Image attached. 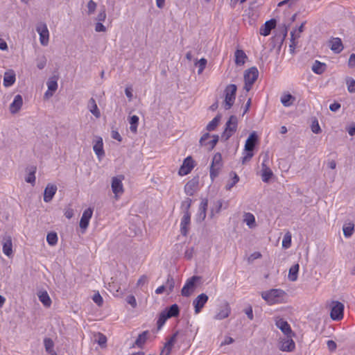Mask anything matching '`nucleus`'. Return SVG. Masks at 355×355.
Segmentation results:
<instances>
[{
	"instance_id": "nucleus-1",
	"label": "nucleus",
	"mask_w": 355,
	"mask_h": 355,
	"mask_svg": "<svg viewBox=\"0 0 355 355\" xmlns=\"http://www.w3.org/2000/svg\"><path fill=\"white\" fill-rule=\"evenodd\" d=\"M262 298L269 304H281L286 302L287 294L282 289L273 288L263 291Z\"/></svg>"
},
{
	"instance_id": "nucleus-2",
	"label": "nucleus",
	"mask_w": 355,
	"mask_h": 355,
	"mask_svg": "<svg viewBox=\"0 0 355 355\" xmlns=\"http://www.w3.org/2000/svg\"><path fill=\"white\" fill-rule=\"evenodd\" d=\"M237 87L234 84L228 85L225 89L224 108L230 110L234 103Z\"/></svg>"
},
{
	"instance_id": "nucleus-3",
	"label": "nucleus",
	"mask_w": 355,
	"mask_h": 355,
	"mask_svg": "<svg viewBox=\"0 0 355 355\" xmlns=\"http://www.w3.org/2000/svg\"><path fill=\"white\" fill-rule=\"evenodd\" d=\"M238 126V119L236 116L232 115L226 122L225 128L222 135V139L228 140L236 131Z\"/></svg>"
},
{
	"instance_id": "nucleus-4",
	"label": "nucleus",
	"mask_w": 355,
	"mask_h": 355,
	"mask_svg": "<svg viewBox=\"0 0 355 355\" xmlns=\"http://www.w3.org/2000/svg\"><path fill=\"white\" fill-rule=\"evenodd\" d=\"M200 279L199 276H193L189 278L181 291V294L184 297H189L196 288V283Z\"/></svg>"
},
{
	"instance_id": "nucleus-5",
	"label": "nucleus",
	"mask_w": 355,
	"mask_h": 355,
	"mask_svg": "<svg viewBox=\"0 0 355 355\" xmlns=\"http://www.w3.org/2000/svg\"><path fill=\"white\" fill-rule=\"evenodd\" d=\"M222 166V155L220 153H216L213 157L212 162L210 166V177L212 180L218 175Z\"/></svg>"
},
{
	"instance_id": "nucleus-6",
	"label": "nucleus",
	"mask_w": 355,
	"mask_h": 355,
	"mask_svg": "<svg viewBox=\"0 0 355 355\" xmlns=\"http://www.w3.org/2000/svg\"><path fill=\"white\" fill-rule=\"evenodd\" d=\"M344 304L338 301H333L330 317L333 320L339 321L343 318Z\"/></svg>"
},
{
	"instance_id": "nucleus-7",
	"label": "nucleus",
	"mask_w": 355,
	"mask_h": 355,
	"mask_svg": "<svg viewBox=\"0 0 355 355\" xmlns=\"http://www.w3.org/2000/svg\"><path fill=\"white\" fill-rule=\"evenodd\" d=\"M124 179L123 175H119L112 178V191L114 194L115 198L117 200L121 194H123L124 189L122 181Z\"/></svg>"
},
{
	"instance_id": "nucleus-8",
	"label": "nucleus",
	"mask_w": 355,
	"mask_h": 355,
	"mask_svg": "<svg viewBox=\"0 0 355 355\" xmlns=\"http://www.w3.org/2000/svg\"><path fill=\"white\" fill-rule=\"evenodd\" d=\"M36 31L40 35V42L42 46H47L49 40V32L45 23L41 22L37 25Z\"/></svg>"
},
{
	"instance_id": "nucleus-9",
	"label": "nucleus",
	"mask_w": 355,
	"mask_h": 355,
	"mask_svg": "<svg viewBox=\"0 0 355 355\" xmlns=\"http://www.w3.org/2000/svg\"><path fill=\"white\" fill-rule=\"evenodd\" d=\"M275 325L279 329L285 336H294L295 333L292 331L290 324L287 321L280 317L275 319Z\"/></svg>"
},
{
	"instance_id": "nucleus-10",
	"label": "nucleus",
	"mask_w": 355,
	"mask_h": 355,
	"mask_svg": "<svg viewBox=\"0 0 355 355\" xmlns=\"http://www.w3.org/2000/svg\"><path fill=\"white\" fill-rule=\"evenodd\" d=\"M268 161V155L265 154L263 161L261 164V179L264 182H268L270 179L272 177L273 173L270 167L267 165L266 162Z\"/></svg>"
},
{
	"instance_id": "nucleus-11",
	"label": "nucleus",
	"mask_w": 355,
	"mask_h": 355,
	"mask_svg": "<svg viewBox=\"0 0 355 355\" xmlns=\"http://www.w3.org/2000/svg\"><path fill=\"white\" fill-rule=\"evenodd\" d=\"M211 135L209 133H205L200 139V144L201 146H205L208 148L209 150H212L218 141V135H212V139L207 141V139H209Z\"/></svg>"
},
{
	"instance_id": "nucleus-12",
	"label": "nucleus",
	"mask_w": 355,
	"mask_h": 355,
	"mask_svg": "<svg viewBox=\"0 0 355 355\" xmlns=\"http://www.w3.org/2000/svg\"><path fill=\"white\" fill-rule=\"evenodd\" d=\"M293 336H286L279 341V348L282 352H293L295 349V344L293 340Z\"/></svg>"
},
{
	"instance_id": "nucleus-13",
	"label": "nucleus",
	"mask_w": 355,
	"mask_h": 355,
	"mask_svg": "<svg viewBox=\"0 0 355 355\" xmlns=\"http://www.w3.org/2000/svg\"><path fill=\"white\" fill-rule=\"evenodd\" d=\"M194 161L191 156L187 157L183 161V164L179 170L180 175H185L189 174L194 167Z\"/></svg>"
},
{
	"instance_id": "nucleus-14",
	"label": "nucleus",
	"mask_w": 355,
	"mask_h": 355,
	"mask_svg": "<svg viewBox=\"0 0 355 355\" xmlns=\"http://www.w3.org/2000/svg\"><path fill=\"white\" fill-rule=\"evenodd\" d=\"M208 299L209 297L205 293H201L193 301L196 313H199L201 311Z\"/></svg>"
},
{
	"instance_id": "nucleus-15",
	"label": "nucleus",
	"mask_w": 355,
	"mask_h": 355,
	"mask_svg": "<svg viewBox=\"0 0 355 355\" xmlns=\"http://www.w3.org/2000/svg\"><path fill=\"white\" fill-rule=\"evenodd\" d=\"M258 69L255 67H251L245 71V82H248L249 83H254V82L257 80L258 78Z\"/></svg>"
},
{
	"instance_id": "nucleus-16",
	"label": "nucleus",
	"mask_w": 355,
	"mask_h": 355,
	"mask_svg": "<svg viewBox=\"0 0 355 355\" xmlns=\"http://www.w3.org/2000/svg\"><path fill=\"white\" fill-rule=\"evenodd\" d=\"M93 214V209L92 208H87L85 209L82 215L80 220V227L83 230H86L89 225V220Z\"/></svg>"
},
{
	"instance_id": "nucleus-17",
	"label": "nucleus",
	"mask_w": 355,
	"mask_h": 355,
	"mask_svg": "<svg viewBox=\"0 0 355 355\" xmlns=\"http://www.w3.org/2000/svg\"><path fill=\"white\" fill-rule=\"evenodd\" d=\"M257 141L258 136L256 132H252L245 141V150L247 152H252Z\"/></svg>"
},
{
	"instance_id": "nucleus-18",
	"label": "nucleus",
	"mask_w": 355,
	"mask_h": 355,
	"mask_svg": "<svg viewBox=\"0 0 355 355\" xmlns=\"http://www.w3.org/2000/svg\"><path fill=\"white\" fill-rule=\"evenodd\" d=\"M57 186L52 184H48L44 192V201L49 202L53 199L57 191Z\"/></svg>"
},
{
	"instance_id": "nucleus-19",
	"label": "nucleus",
	"mask_w": 355,
	"mask_h": 355,
	"mask_svg": "<svg viewBox=\"0 0 355 355\" xmlns=\"http://www.w3.org/2000/svg\"><path fill=\"white\" fill-rule=\"evenodd\" d=\"M277 21L275 19H271L265 22V24L260 28V34L263 36L270 35L271 31L275 28Z\"/></svg>"
},
{
	"instance_id": "nucleus-20",
	"label": "nucleus",
	"mask_w": 355,
	"mask_h": 355,
	"mask_svg": "<svg viewBox=\"0 0 355 355\" xmlns=\"http://www.w3.org/2000/svg\"><path fill=\"white\" fill-rule=\"evenodd\" d=\"M23 105V98L20 94H17L15 96L13 101L10 105V112L12 114L18 112Z\"/></svg>"
},
{
	"instance_id": "nucleus-21",
	"label": "nucleus",
	"mask_w": 355,
	"mask_h": 355,
	"mask_svg": "<svg viewBox=\"0 0 355 355\" xmlns=\"http://www.w3.org/2000/svg\"><path fill=\"white\" fill-rule=\"evenodd\" d=\"M93 150L99 159H101L102 157L105 155V152L103 150V143L101 137H96L94 144L93 146Z\"/></svg>"
},
{
	"instance_id": "nucleus-22",
	"label": "nucleus",
	"mask_w": 355,
	"mask_h": 355,
	"mask_svg": "<svg viewBox=\"0 0 355 355\" xmlns=\"http://www.w3.org/2000/svg\"><path fill=\"white\" fill-rule=\"evenodd\" d=\"M178 332H175L170 338V339L165 343L162 350L161 351L160 355H170L173 346L176 340V337Z\"/></svg>"
},
{
	"instance_id": "nucleus-23",
	"label": "nucleus",
	"mask_w": 355,
	"mask_h": 355,
	"mask_svg": "<svg viewBox=\"0 0 355 355\" xmlns=\"http://www.w3.org/2000/svg\"><path fill=\"white\" fill-rule=\"evenodd\" d=\"M230 313V307L227 302H225L219 307L218 312L215 316L216 320H223L227 318Z\"/></svg>"
},
{
	"instance_id": "nucleus-24",
	"label": "nucleus",
	"mask_w": 355,
	"mask_h": 355,
	"mask_svg": "<svg viewBox=\"0 0 355 355\" xmlns=\"http://www.w3.org/2000/svg\"><path fill=\"white\" fill-rule=\"evenodd\" d=\"M3 252L9 257L12 254V239L10 236H6L3 239Z\"/></svg>"
},
{
	"instance_id": "nucleus-25",
	"label": "nucleus",
	"mask_w": 355,
	"mask_h": 355,
	"mask_svg": "<svg viewBox=\"0 0 355 355\" xmlns=\"http://www.w3.org/2000/svg\"><path fill=\"white\" fill-rule=\"evenodd\" d=\"M191 214L189 211L184 212L181 220V234L186 236L188 233V226L190 224Z\"/></svg>"
},
{
	"instance_id": "nucleus-26",
	"label": "nucleus",
	"mask_w": 355,
	"mask_h": 355,
	"mask_svg": "<svg viewBox=\"0 0 355 355\" xmlns=\"http://www.w3.org/2000/svg\"><path fill=\"white\" fill-rule=\"evenodd\" d=\"M198 180L193 178L189 180L184 186V191L188 196H193L198 187Z\"/></svg>"
},
{
	"instance_id": "nucleus-27",
	"label": "nucleus",
	"mask_w": 355,
	"mask_h": 355,
	"mask_svg": "<svg viewBox=\"0 0 355 355\" xmlns=\"http://www.w3.org/2000/svg\"><path fill=\"white\" fill-rule=\"evenodd\" d=\"M330 48L335 53H340L343 49L342 41L338 37L333 38L329 41Z\"/></svg>"
},
{
	"instance_id": "nucleus-28",
	"label": "nucleus",
	"mask_w": 355,
	"mask_h": 355,
	"mask_svg": "<svg viewBox=\"0 0 355 355\" xmlns=\"http://www.w3.org/2000/svg\"><path fill=\"white\" fill-rule=\"evenodd\" d=\"M235 64L238 66L243 65L247 59V55L241 49H237L234 53Z\"/></svg>"
},
{
	"instance_id": "nucleus-29",
	"label": "nucleus",
	"mask_w": 355,
	"mask_h": 355,
	"mask_svg": "<svg viewBox=\"0 0 355 355\" xmlns=\"http://www.w3.org/2000/svg\"><path fill=\"white\" fill-rule=\"evenodd\" d=\"M15 82V73L13 71H6L3 76V85L6 87L12 85Z\"/></svg>"
},
{
	"instance_id": "nucleus-30",
	"label": "nucleus",
	"mask_w": 355,
	"mask_h": 355,
	"mask_svg": "<svg viewBox=\"0 0 355 355\" xmlns=\"http://www.w3.org/2000/svg\"><path fill=\"white\" fill-rule=\"evenodd\" d=\"M163 311L167 315V317L170 318L178 316L180 313V309L176 304H174Z\"/></svg>"
},
{
	"instance_id": "nucleus-31",
	"label": "nucleus",
	"mask_w": 355,
	"mask_h": 355,
	"mask_svg": "<svg viewBox=\"0 0 355 355\" xmlns=\"http://www.w3.org/2000/svg\"><path fill=\"white\" fill-rule=\"evenodd\" d=\"M40 301L46 307L51 304V300L46 291H40L37 294Z\"/></svg>"
},
{
	"instance_id": "nucleus-32",
	"label": "nucleus",
	"mask_w": 355,
	"mask_h": 355,
	"mask_svg": "<svg viewBox=\"0 0 355 355\" xmlns=\"http://www.w3.org/2000/svg\"><path fill=\"white\" fill-rule=\"evenodd\" d=\"M88 108L89 110V111L96 117V118H99L100 116H101V113H100V111L98 108V106L96 105V101L93 98H91L89 100V102H88Z\"/></svg>"
},
{
	"instance_id": "nucleus-33",
	"label": "nucleus",
	"mask_w": 355,
	"mask_h": 355,
	"mask_svg": "<svg viewBox=\"0 0 355 355\" xmlns=\"http://www.w3.org/2000/svg\"><path fill=\"white\" fill-rule=\"evenodd\" d=\"M230 176L231 177V179L225 185V189L227 191L231 190L232 188L239 181V177L235 172L232 171L230 173Z\"/></svg>"
},
{
	"instance_id": "nucleus-34",
	"label": "nucleus",
	"mask_w": 355,
	"mask_h": 355,
	"mask_svg": "<svg viewBox=\"0 0 355 355\" xmlns=\"http://www.w3.org/2000/svg\"><path fill=\"white\" fill-rule=\"evenodd\" d=\"M243 221L250 228H254L256 227V221L254 215L250 212L245 213L243 216Z\"/></svg>"
},
{
	"instance_id": "nucleus-35",
	"label": "nucleus",
	"mask_w": 355,
	"mask_h": 355,
	"mask_svg": "<svg viewBox=\"0 0 355 355\" xmlns=\"http://www.w3.org/2000/svg\"><path fill=\"white\" fill-rule=\"evenodd\" d=\"M208 205V201L207 199H204L202 200L200 207H199V214L198 219L200 220H203L206 218V211Z\"/></svg>"
},
{
	"instance_id": "nucleus-36",
	"label": "nucleus",
	"mask_w": 355,
	"mask_h": 355,
	"mask_svg": "<svg viewBox=\"0 0 355 355\" xmlns=\"http://www.w3.org/2000/svg\"><path fill=\"white\" fill-rule=\"evenodd\" d=\"M300 266L298 263H296L293 265L291 268L289 269L288 272V279L292 282H295L297 279V274L299 272Z\"/></svg>"
},
{
	"instance_id": "nucleus-37",
	"label": "nucleus",
	"mask_w": 355,
	"mask_h": 355,
	"mask_svg": "<svg viewBox=\"0 0 355 355\" xmlns=\"http://www.w3.org/2000/svg\"><path fill=\"white\" fill-rule=\"evenodd\" d=\"M312 71L317 74H322L326 69V64L315 60L312 66Z\"/></svg>"
},
{
	"instance_id": "nucleus-38",
	"label": "nucleus",
	"mask_w": 355,
	"mask_h": 355,
	"mask_svg": "<svg viewBox=\"0 0 355 355\" xmlns=\"http://www.w3.org/2000/svg\"><path fill=\"white\" fill-rule=\"evenodd\" d=\"M343 231L345 237H350L354 231V224L352 222L344 224Z\"/></svg>"
},
{
	"instance_id": "nucleus-39",
	"label": "nucleus",
	"mask_w": 355,
	"mask_h": 355,
	"mask_svg": "<svg viewBox=\"0 0 355 355\" xmlns=\"http://www.w3.org/2000/svg\"><path fill=\"white\" fill-rule=\"evenodd\" d=\"M221 115L217 114L207 125V130L208 131H212L216 129L218 126L219 121H220Z\"/></svg>"
},
{
	"instance_id": "nucleus-40",
	"label": "nucleus",
	"mask_w": 355,
	"mask_h": 355,
	"mask_svg": "<svg viewBox=\"0 0 355 355\" xmlns=\"http://www.w3.org/2000/svg\"><path fill=\"white\" fill-rule=\"evenodd\" d=\"M129 123L130 124V131L132 132H136L137 130V126L139 123V117L136 115H133L130 117Z\"/></svg>"
},
{
	"instance_id": "nucleus-41",
	"label": "nucleus",
	"mask_w": 355,
	"mask_h": 355,
	"mask_svg": "<svg viewBox=\"0 0 355 355\" xmlns=\"http://www.w3.org/2000/svg\"><path fill=\"white\" fill-rule=\"evenodd\" d=\"M294 100H295L294 96H293L290 94H285L281 98V102L283 104V105L285 107L291 106L293 103L292 101H294Z\"/></svg>"
},
{
	"instance_id": "nucleus-42",
	"label": "nucleus",
	"mask_w": 355,
	"mask_h": 355,
	"mask_svg": "<svg viewBox=\"0 0 355 355\" xmlns=\"http://www.w3.org/2000/svg\"><path fill=\"white\" fill-rule=\"evenodd\" d=\"M165 286L166 287L168 294L171 293L173 291L175 287V280L171 275H168Z\"/></svg>"
},
{
	"instance_id": "nucleus-43",
	"label": "nucleus",
	"mask_w": 355,
	"mask_h": 355,
	"mask_svg": "<svg viewBox=\"0 0 355 355\" xmlns=\"http://www.w3.org/2000/svg\"><path fill=\"white\" fill-rule=\"evenodd\" d=\"M148 331H145L140 334L135 340V345L138 347H141L146 341Z\"/></svg>"
},
{
	"instance_id": "nucleus-44",
	"label": "nucleus",
	"mask_w": 355,
	"mask_h": 355,
	"mask_svg": "<svg viewBox=\"0 0 355 355\" xmlns=\"http://www.w3.org/2000/svg\"><path fill=\"white\" fill-rule=\"evenodd\" d=\"M36 171V167L32 166L29 169V173L28 176L25 178V180L28 183L34 184L35 182V173Z\"/></svg>"
},
{
	"instance_id": "nucleus-45",
	"label": "nucleus",
	"mask_w": 355,
	"mask_h": 355,
	"mask_svg": "<svg viewBox=\"0 0 355 355\" xmlns=\"http://www.w3.org/2000/svg\"><path fill=\"white\" fill-rule=\"evenodd\" d=\"M47 86L50 92H55L58 89L57 79L55 77L49 78Z\"/></svg>"
},
{
	"instance_id": "nucleus-46",
	"label": "nucleus",
	"mask_w": 355,
	"mask_h": 355,
	"mask_svg": "<svg viewBox=\"0 0 355 355\" xmlns=\"http://www.w3.org/2000/svg\"><path fill=\"white\" fill-rule=\"evenodd\" d=\"M168 318H169L167 317V315L164 311L160 313L159 318L157 322V330H159L162 327V326L165 324L166 321Z\"/></svg>"
},
{
	"instance_id": "nucleus-47",
	"label": "nucleus",
	"mask_w": 355,
	"mask_h": 355,
	"mask_svg": "<svg viewBox=\"0 0 355 355\" xmlns=\"http://www.w3.org/2000/svg\"><path fill=\"white\" fill-rule=\"evenodd\" d=\"M46 241L50 245H55L58 242V236L55 232H50L47 234Z\"/></svg>"
},
{
	"instance_id": "nucleus-48",
	"label": "nucleus",
	"mask_w": 355,
	"mask_h": 355,
	"mask_svg": "<svg viewBox=\"0 0 355 355\" xmlns=\"http://www.w3.org/2000/svg\"><path fill=\"white\" fill-rule=\"evenodd\" d=\"M291 245V234L288 232L286 233L284 236L283 241H282V246L283 248L287 249L290 248Z\"/></svg>"
},
{
	"instance_id": "nucleus-49",
	"label": "nucleus",
	"mask_w": 355,
	"mask_h": 355,
	"mask_svg": "<svg viewBox=\"0 0 355 355\" xmlns=\"http://www.w3.org/2000/svg\"><path fill=\"white\" fill-rule=\"evenodd\" d=\"M295 32H296V31L291 33V43L290 44L289 47H290V50L291 52L294 51V49H295V47L297 46V42H295V40L298 37H300L299 35H295Z\"/></svg>"
},
{
	"instance_id": "nucleus-50",
	"label": "nucleus",
	"mask_w": 355,
	"mask_h": 355,
	"mask_svg": "<svg viewBox=\"0 0 355 355\" xmlns=\"http://www.w3.org/2000/svg\"><path fill=\"white\" fill-rule=\"evenodd\" d=\"M45 349L47 352L51 353L53 348V342L51 338H45L44 340Z\"/></svg>"
},
{
	"instance_id": "nucleus-51",
	"label": "nucleus",
	"mask_w": 355,
	"mask_h": 355,
	"mask_svg": "<svg viewBox=\"0 0 355 355\" xmlns=\"http://www.w3.org/2000/svg\"><path fill=\"white\" fill-rule=\"evenodd\" d=\"M191 202H192L191 199H190L189 198H186L184 200H183L182 202L181 209L183 210L184 213L189 211V209L191 205Z\"/></svg>"
},
{
	"instance_id": "nucleus-52",
	"label": "nucleus",
	"mask_w": 355,
	"mask_h": 355,
	"mask_svg": "<svg viewBox=\"0 0 355 355\" xmlns=\"http://www.w3.org/2000/svg\"><path fill=\"white\" fill-rule=\"evenodd\" d=\"M347 89L350 93L355 92V80L349 78L347 80Z\"/></svg>"
},
{
	"instance_id": "nucleus-53",
	"label": "nucleus",
	"mask_w": 355,
	"mask_h": 355,
	"mask_svg": "<svg viewBox=\"0 0 355 355\" xmlns=\"http://www.w3.org/2000/svg\"><path fill=\"white\" fill-rule=\"evenodd\" d=\"M198 67H199V69L198 70V74H200V73H202V72L203 71L204 69L206 67L207 60L205 58H201L198 62Z\"/></svg>"
},
{
	"instance_id": "nucleus-54",
	"label": "nucleus",
	"mask_w": 355,
	"mask_h": 355,
	"mask_svg": "<svg viewBox=\"0 0 355 355\" xmlns=\"http://www.w3.org/2000/svg\"><path fill=\"white\" fill-rule=\"evenodd\" d=\"M46 58H45V56L43 55L41 58L37 59V67L38 69H44V67L46 66Z\"/></svg>"
},
{
	"instance_id": "nucleus-55",
	"label": "nucleus",
	"mask_w": 355,
	"mask_h": 355,
	"mask_svg": "<svg viewBox=\"0 0 355 355\" xmlns=\"http://www.w3.org/2000/svg\"><path fill=\"white\" fill-rule=\"evenodd\" d=\"M96 8V3L93 1L90 0L87 3L88 13H93Z\"/></svg>"
},
{
	"instance_id": "nucleus-56",
	"label": "nucleus",
	"mask_w": 355,
	"mask_h": 355,
	"mask_svg": "<svg viewBox=\"0 0 355 355\" xmlns=\"http://www.w3.org/2000/svg\"><path fill=\"white\" fill-rule=\"evenodd\" d=\"M107 342V338L105 336H104L103 334L98 333V343L101 346H103L105 345Z\"/></svg>"
},
{
	"instance_id": "nucleus-57",
	"label": "nucleus",
	"mask_w": 355,
	"mask_h": 355,
	"mask_svg": "<svg viewBox=\"0 0 355 355\" xmlns=\"http://www.w3.org/2000/svg\"><path fill=\"white\" fill-rule=\"evenodd\" d=\"M311 130L313 132L315 133V134H318L321 132V129H320V127L318 124V122L316 121H314L313 122V124H312V126H311Z\"/></svg>"
},
{
	"instance_id": "nucleus-58",
	"label": "nucleus",
	"mask_w": 355,
	"mask_h": 355,
	"mask_svg": "<svg viewBox=\"0 0 355 355\" xmlns=\"http://www.w3.org/2000/svg\"><path fill=\"white\" fill-rule=\"evenodd\" d=\"M93 300L98 306H101L103 304V298L98 293L93 296Z\"/></svg>"
},
{
	"instance_id": "nucleus-59",
	"label": "nucleus",
	"mask_w": 355,
	"mask_h": 355,
	"mask_svg": "<svg viewBox=\"0 0 355 355\" xmlns=\"http://www.w3.org/2000/svg\"><path fill=\"white\" fill-rule=\"evenodd\" d=\"M327 345L328 349L331 352H334V350H336V347H337L336 343L334 340H328L327 343Z\"/></svg>"
},
{
	"instance_id": "nucleus-60",
	"label": "nucleus",
	"mask_w": 355,
	"mask_h": 355,
	"mask_svg": "<svg viewBox=\"0 0 355 355\" xmlns=\"http://www.w3.org/2000/svg\"><path fill=\"white\" fill-rule=\"evenodd\" d=\"M106 18V13H105V8H103L100 12L99 14L97 16V20L98 21V22H101V21H105Z\"/></svg>"
},
{
	"instance_id": "nucleus-61",
	"label": "nucleus",
	"mask_w": 355,
	"mask_h": 355,
	"mask_svg": "<svg viewBox=\"0 0 355 355\" xmlns=\"http://www.w3.org/2000/svg\"><path fill=\"white\" fill-rule=\"evenodd\" d=\"M95 31L96 32H105L106 31V28L103 24L98 22L96 24Z\"/></svg>"
},
{
	"instance_id": "nucleus-62",
	"label": "nucleus",
	"mask_w": 355,
	"mask_h": 355,
	"mask_svg": "<svg viewBox=\"0 0 355 355\" xmlns=\"http://www.w3.org/2000/svg\"><path fill=\"white\" fill-rule=\"evenodd\" d=\"M127 302L132 307H135L137 306L136 299L133 295L128 296L127 298Z\"/></svg>"
},
{
	"instance_id": "nucleus-63",
	"label": "nucleus",
	"mask_w": 355,
	"mask_h": 355,
	"mask_svg": "<svg viewBox=\"0 0 355 355\" xmlns=\"http://www.w3.org/2000/svg\"><path fill=\"white\" fill-rule=\"evenodd\" d=\"M111 136H112V138L119 141H122V137L120 135V134L116 131V130H112V132H111Z\"/></svg>"
},
{
	"instance_id": "nucleus-64",
	"label": "nucleus",
	"mask_w": 355,
	"mask_h": 355,
	"mask_svg": "<svg viewBox=\"0 0 355 355\" xmlns=\"http://www.w3.org/2000/svg\"><path fill=\"white\" fill-rule=\"evenodd\" d=\"M348 64L349 67H355V54L352 53L350 55Z\"/></svg>"
}]
</instances>
